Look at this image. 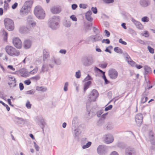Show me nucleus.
<instances>
[{"label":"nucleus","mask_w":155,"mask_h":155,"mask_svg":"<svg viewBox=\"0 0 155 155\" xmlns=\"http://www.w3.org/2000/svg\"><path fill=\"white\" fill-rule=\"evenodd\" d=\"M31 44L32 42L29 39H26L23 43V47L25 49H28L31 47Z\"/></svg>","instance_id":"a211bd4d"},{"label":"nucleus","mask_w":155,"mask_h":155,"mask_svg":"<svg viewBox=\"0 0 155 155\" xmlns=\"http://www.w3.org/2000/svg\"><path fill=\"white\" fill-rule=\"evenodd\" d=\"M144 33H143L142 34V35L143 36H144L145 37H148L149 36V35L148 34V31H144Z\"/></svg>","instance_id":"6e6d98bb"},{"label":"nucleus","mask_w":155,"mask_h":155,"mask_svg":"<svg viewBox=\"0 0 155 155\" xmlns=\"http://www.w3.org/2000/svg\"><path fill=\"white\" fill-rule=\"evenodd\" d=\"M91 84V82L90 81H88L85 83L84 87V92L89 87V86Z\"/></svg>","instance_id":"cd10ccee"},{"label":"nucleus","mask_w":155,"mask_h":155,"mask_svg":"<svg viewBox=\"0 0 155 155\" xmlns=\"http://www.w3.org/2000/svg\"><path fill=\"white\" fill-rule=\"evenodd\" d=\"M15 121L18 124L24 125L26 122V120L22 118L15 117Z\"/></svg>","instance_id":"6ab92c4d"},{"label":"nucleus","mask_w":155,"mask_h":155,"mask_svg":"<svg viewBox=\"0 0 155 155\" xmlns=\"http://www.w3.org/2000/svg\"><path fill=\"white\" fill-rule=\"evenodd\" d=\"M5 50L7 53L10 56L12 57L18 56L20 54V52L13 47L7 46L5 48Z\"/></svg>","instance_id":"f03ea898"},{"label":"nucleus","mask_w":155,"mask_h":155,"mask_svg":"<svg viewBox=\"0 0 155 155\" xmlns=\"http://www.w3.org/2000/svg\"><path fill=\"white\" fill-rule=\"evenodd\" d=\"M40 76L39 75H36L35 77H32L31 78V79L35 80H37L40 78Z\"/></svg>","instance_id":"603ef678"},{"label":"nucleus","mask_w":155,"mask_h":155,"mask_svg":"<svg viewBox=\"0 0 155 155\" xmlns=\"http://www.w3.org/2000/svg\"><path fill=\"white\" fill-rule=\"evenodd\" d=\"M38 70V68L37 67H36L32 71H30L29 73V74H36Z\"/></svg>","instance_id":"e433bc0d"},{"label":"nucleus","mask_w":155,"mask_h":155,"mask_svg":"<svg viewBox=\"0 0 155 155\" xmlns=\"http://www.w3.org/2000/svg\"><path fill=\"white\" fill-rule=\"evenodd\" d=\"M103 78L104 79L106 84H107L109 83V81L107 80L105 74L103 75Z\"/></svg>","instance_id":"0e129e2a"},{"label":"nucleus","mask_w":155,"mask_h":155,"mask_svg":"<svg viewBox=\"0 0 155 155\" xmlns=\"http://www.w3.org/2000/svg\"><path fill=\"white\" fill-rule=\"evenodd\" d=\"M36 90L38 91H41L42 92H45L46 91L47 89L46 87H44L42 86H37L36 87Z\"/></svg>","instance_id":"c756f323"},{"label":"nucleus","mask_w":155,"mask_h":155,"mask_svg":"<svg viewBox=\"0 0 155 155\" xmlns=\"http://www.w3.org/2000/svg\"><path fill=\"white\" fill-rule=\"evenodd\" d=\"M92 26V24H86L84 25V30L87 32L88 31L91 30V28Z\"/></svg>","instance_id":"bb28decb"},{"label":"nucleus","mask_w":155,"mask_h":155,"mask_svg":"<svg viewBox=\"0 0 155 155\" xmlns=\"http://www.w3.org/2000/svg\"><path fill=\"white\" fill-rule=\"evenodd\" d=\"M28 8L26 7L23 5L20 10V13L22 15H26L29 11Z\"/></svg>","instance_id":"5701e85b"},{"label":"nucleus","mask_w":155,"mask_h":155,"mask_svg":"<svg viewBox=\"0 0 155 155\" xmlns=\"http://www.w3.org/2000/svg\"><path fill=\"white\" fill-rule=\"evenodd\" d=\"M74 131V134L76 137L78 136L81 132V130L78 128L75 129Z\"/></svg>","instance_id":"2f4dec72"},{"label":"nucleus","mask_w":155,"mask_h":155,"mask_svg":"<svg viewBox=\"0 0 155 155\" xmlns=\"http://www.w3.org/2000/svg\"><path fill=\"white\" fill-rule=\"evenodd\" d=\"M51 12L54 14H57L60 13L61 11V9L57 7H54L51 9Z\"/></svg>","instance_id":"a878e982"},{"label":"nucleus","mask_w":155,"mask_h":155,"mask_svg":"<svg viewBox=\"0 0 155 155\" xmlns=\"http://www.w3.org/2000/svg\"><path fill=\"white\" fill-rule=\"evenodd\" d=\"M12 42L14 46L17 48L20 49L22 46V43L20 39L17 37H15L12 39Z\"/></svg>","instance_id":"9d476101"},{"label":"nucleus","mask_w":155,"mask_h":155,"mask_svg":"<svg viewBox=\"0 0 155 155\" xmlns=\"http://www.w3.org/2000/svg\"><path fill=\"white\" fill-rule=\"evenodd\" d=\"M34 13L36 16L39 19H43L45 17V12L40 6L35 7Z\"/></svg>","instance_id":"7ed1b4c3"},{"label":"nucleus","mask_w":155,"mask_h":155,"mask_svg":"<svg viewBox=\"0 0 155 155\" xmlns=\"http://www.w3.org/2000/svg\"><path fill=\"white\" fill-rule=\"evenodd\" d=\"M59 52L62 54H65L66 53V50L65 49H61L59 51Z\"/></svg>","instance_id":"774afa93"},{"label":"nucleus","mask_w":155,"mask_h":155,"mask_svg":"<svg viewBox=\"0 0 155 155\" xmlns=\"http://www.w3.org/2000/svg\"><path fill=\"white\" fill-rule=\"evenodd\" d=\"M113 106L111 105H110L108 106V107H105V111H107L108 110H110L112 108Z\"/></svg>","instance_id":"bf43d9fd"},{"label":"nucleus","mask_w":155,"mask_h":155,"mask_svg":"<svg viewBox=\"0 0 155 155\" xmlns=\"http://www.w3.org/2000/svg\"><path fill=\"white\" fill-rule=\"evenodd\" d=\"M48 69V65L43 64L41 69L40 73H44L46 71H47Z\"/></svg>","instance_id":"c85d7f7f"},{"label":"nucleus","mask_w":155,"mask_h":155,"mask_svg":"<svg viewBox=\"0 0 155 155\" xmlns=\"http://www.w3.org/2000/svg\"><path fill=\"white\" fill-rule=\"evenodd\" d=\"M79 7L81 8L85 9L87 7V5L84 4H81L79 5Z\"/></svg>","instance_id":"de8ad7c7"},{"label":"nucleus","mask_w":155,"mask_h":155,"mask_svg":"<svg viewBox=\"0 0 155 155\" xmlns=\"http://www.w3.org/2000/svg\"><path fill=\"white\" fill-rule=\"evenodd\" d=\"M131 20L132 22L136 26L137 28L138 29L140 30L143 29V26L140 22L132 18H131Z\"/></svg>","instance_id":"4468645a"},{"label":"nucleus","mask_w":155,"mask_h":155,"mask_svg":"<svg viewBox=\"0 0 155 155\" xmlns=\"http://www.w3.org/2000/svg\"><path fill=\"white\" fill-rule=\"evenodd\" d=\"M103 2L106 4L112 3L114 2V0H102Z\"/></svg>","instance_id":"a18cd8bd"},{"label":"nucleus","mask_w":155,"mask_h":155,"mask_svg":"<svg viewBox=\"0 0 155 155\" xmlns=\"http://www.w3.org/2000/svg\"><path fill=\"white\" fill-rule=\"evenodd\" d=\"M125 54L126 55V56L125 57V60L126 61H127L128 63L130 64L131 66L133 67L135 66L136 64V63L133 61L129 56L127 53H126Z\"/></svg>","instance_id":"2eb2a0df"},{"label":"nucleus","mask_w":155,"mask_h":155,"mask_svg":"<svg viewBox=\"0 0 155 155\" xmlns=\"http://www.w3.org/2000/svg\"><path fill=\"white\" fill-rule=\"evenodd\" d=\"M140 5L143 7H146L150 4V0H140L139 2Z\"/></svg>","instance_id":"f3484780"},{"label":"nucleus","mask_w":155,"mask_h":155,"mask_svg":"<svg viewBox=\"0 0 155 155\" xmlns=\"http://www.w3.org/2000/svg\"><path fill=\"white\" fill-rule=\"evenodd\" d=\"M24 83L27 85H29L31 83V81L30 80H28L24 81Z\"/></svg>","instance_id":"69168bd1"},{"label":"nucleus","mask_w":155,"mask_h":155,"mask_svg":"<svg viewBox=\"0 0 155 155\" xmlns=\"http://www.w3.org/2000/svg\"><path fill=\"white\" fill-rule=\"evenodd\" d=\"M147 48L149 50V51L151 53L153 54L154 53V50L153 48H152L149 46H148Z\"/></svg>","instance_id":"8fccbe9b"},{"label":"nucleus","mask_w":155,"mask_h":155,"mask_svg":"<svg viewBox=\"0 0 155 155\" xmlns=\"http://www.w3.org/2000/svg\"><path fill=\"white\" fill-rule=\"evenodd\" d=\"M68 82H66L64 85V90L65 91H66L68 90Z\"/></svg>","instance_id":"49530a36"},{"label":"nucleus","mask_w":155,"mask_h":155,"mask_svg":"<svg viewBox=\"0 0 155 155\" xmlns=\"http://www.w3.org/2000/svg\"><path fill=\"white\" fill-rule=\"evenodd\" d=\"M61 63V60L59 58H56L54 56H52L49 60V66L52 68L54 66V64L57 65H60Z\"/></svg>","instance_id":"6e6552de"},{"label":"nucleus","mask_w":155,"mask_h":155,"mask_svg":"<svg viewBox=\"0 0 155 155\" xmlns=\"http://www.w3.org/2000/svg\"><path fill=\"white\" fill-rule=\"evenodd\" d=\"M91 10L94 13L96 14L97 13V9L96 7L94 8V7H92L91 8Z\"/></svg>","instance_id":"3c124183"},{"label":"nucleus","mask_w":155,"mask_h":155,"mask_svg":"<svg viewBox=\"0 0 155 155\" xmlns=\"http://www.w3.org/2000/svg\"><path fill=\"white\" fill-rule=\"evenodd\" d=\"M126 155H136L134 150L131 148H129L127 149Z\"/></svg>","instance_id":"4be33fe9"},{"label":"nucleus","mask_w":155,"mask_h":155,"mask_svg":"<svg viewBox=\"0 0 155 155\" xmlns=\"http://www.w3.org/2000/svg\"><path fill=\"white\" fill-rule=\"evenodd\" d=\"M81 61L84 66L88 67L94 63L95 59L92 56L85 57L82 59Z\"/></svg>","instance_id":"20e7f679"},{"label":"nucleus","mask_w":155,"mask_h":155,"mask_svg":"<svg viewBox=\"0 0 155 155\" xmlns=\"http://www.w3.org/2000/svg\"><path fill=\"white\" fill-rule=\"evenodd\" d=\"M34 144L36 150L37 151H39V147L36 144L35 142H34Z\"/></svg>","instance_id":"052dcab7"},{"label":"nucleus","mask_w":155,"mask_h":155,"mask_svg":"<svg viewBox=\"0 0 155 155\" xmlns=\"http://www.w3.org/2000/svg\"><path fill=\"white\" fill-rule=\"evenodd\" d=\"M97 153L100 155H104L107 153V148L104 145H100L97 148Z\"/></svg>","instance_id":"0eeeda50"},{"label":"nucleus","mask_w":155,"mask_h":155,"mask_svg":"<svg viewBox=\"0 0 155 155\" xmlns=\"http://www.w3.org/2000/svg\"><path fill=\"white\" fill-rule=\"evenodd\" d=\"M31 104H30V101L27 100L26 104V106L28 109H30L31 107Z\"/></svg>","instance_id":"ea45409f"},{"label":"nucleus","mask_w":155,"mask_h":155,"mask_svg":"<svg viewBox=\"0 0 155 155\" xmlns=\"http://www.w3.org/2000/svg\"><path fill=\"white\" fill-rule=\"evenodd\" d=\"M15 79L13 77H9L8 84L10 87H14L16 85Z\"/></svg>","instance_id":"ddd939ff"},{"label":"nucleus","mask_w":155,"mask_h":155,"mask_svg":"<svg viewBox=\"0 0 155 155\" xmlns=\"http://www.w3.org/2000/svg\"><path fill=\"white\" fill-rule=\"evenodd\" d=\"M35 93V91L33 89H32L31 90L27 91L26 92V94H34Z\"/></svg>","instance_id":"79ce46f5"},{"label":"nucleus","mask_w":155,"mask_h":155,"mask_svg":"<svg viewBox=\"0 0 155 155\" xmlns=\"http://www.w3.org/2000/svg\"><path fill=\"white\" fill-rule=\"evenodd\" d=\"M103 113V110H101L100 111H98L97 113V116L98 117H100L101 115Z\"/></svg>","instance_id":"4d7b16f0"},{"label":"nucleus","mask_w":155,"mask_h":155,"mask_svg":"<svg viewBox=\"0 0 155 155\" xmlns=\"http://www.w3.org/2000/svg\"><path fill=\"white\" fill-rule=\"evenodd\" d=\"M3 34L4 35V39L5 40H6L7 38L8 33L5 31H3Z\"/></svg>","instance_id":"864d4df0"},{"label":"nucleus","mask_w":155,"mask_h":155,"mask_svg":"<svg viewBox=\"0 0 155 155\" xmlns=\"http://www.w3.org/2000/svg\"><path fill=\"white\" fill-rule=\"evenodd\" d=\"M119 43H121L124 45H127V43L125 41H123V40L122 38H120L119 39Z\"/></svg>","instance_id":"338daca9"},{"label":"nucleus","mask_w":155,"mask_h":155,"mask_svg":"<svg viewBox=\"0 0 155 155\" xmlns=\"http://www.w3.org/2000/svg\"><path fill=\"white\" fill-rule=\"evenodd\" d=\"M93 31L96 34H100L99 30L97 28L95 27L93 28Z\"/></svg>","instance_id":"13d9d810"},{"label":"nucleus","mask_w":155,"mask_h":155,"mask_svg":"<svg viewBox=\"0 0 155 155\" xmlns=\"http://www.w3.org/2000/svg\"><path fill=\"white\" fill-rule=\"evenodd\" d=\"M0 103L2 104L5 107L8 111L10 109V107L7 104L4 103L1 101H0Z\"/></svg>","instance_id":"a19ab883"},{"label":"nucleus","mask_w":155,"mask_h":155,"mask_svg":"<svg viewBox=\"0 0 155 155\" xmlns=\"http://www.w3.org/2000/svg\"><path fill=\"white\" fill-rule=\"evenodd\" d=\"M32 2L31 1H26L25 3L23 5L26 7L28 8L29 7H30V6L32 5Z\"/></svg>","instance_id":"7c9ffc66"},{"label":"nucleus","mask_w":155,"mask_h":155,"mask_svg":"<svg viewBox=\"0 0 155 155\" xmlns=\"http://www.w3.org/2000/svg\"><path fill=\"white\" fill-rule=\"evenodd\" d=\"M50 56L49 52L48 50L44 49L43 50V60L45 61V59L48 58Z\"/></svg>","instance_id":"393cba45"},{"label":"nucleus","mask_w":155,"mask_h":155,"mask_svg":"<svg viewBox=\"0 0 155 155\" xmlns=\"http://www.w3.org/2000/svg\"><path fill=\"white\" fill-rule=\"evenodd\" d=\"M101 42L102 43L109 44L110 43V41L108 39H103L102 40Z\"/></svg>","instance_id":"09e8293b"},{"label":"nucleus","mask_w":155,"mask_h":155,"mask_svg":"<svg viewBox=\"0 0 155 155\" xmlns=\"http://www.w3.org/2000/svg\"><path fill=\"white\" fill-rule=\"evenodd\" d=\"M70 18L74 21H77V18L74 15H72L70 16Z\"/></svg>","instance_id":"e2e57ef3"},{"label":"nucleus","mask_w":155,"mask_h":155,"mask_svg":"<svg viewBox=\"0 0 155 155\" xmlns=\"http://www.w3.org/2000/svg\"><path fill=\"white\" fill-rule=\"evenodd\" d=\"M4 23L5 28L9 31H12L14 28V22L12 20L6 18L4 19Z\"/></svg>","instance_id":"39448f33"},{"label":"nucleus","mask_w":155,"mask_h":155,"mask_svg":"<svg viewBox=\"0 0 155 155\" xmlns=\"http://www.w3.org/2000/svg\"><path fill=\"white\" fill-rule=\"evenodd\" d=\"M75 76L77 78H80L81 76V73L80 70H78V71L76 72Z\"/></svg>","instance_id":"58836bf2"},{"label":"nucleus","mask_w":155,"mask_h":155,"mask_svg":"<svg viewBox=\"0 0 155 155\" xmlns=\"http://www.w3.org/2000/svg\"><path fill=\"white\" fill-rule=\"evenodd\" d=\"M91 142H88L85 145L82 146V148L83 149H86L89 147L91 145Z\"/></svg>","instance_id":"c9c22d12"},{"label":"nucleus","mask_w":155,"mask_h":155,"mask_svg":"<svg viewBox=\"0 0 155 155\" xmlns=\"http://www.w3.org/2000/svg\"><path fill=\"white\" fill-rule=\"evenodd\" d=\"M92 14L91 11L89 10L86 13L85 15L86 19L90 22L92 21L93 19L91 17Z\"/></svg>","instance_id":"412c9836"},{"label":"nucleus","mask_w":155,"mask_h":155,"mask_svg":"<svg viewBox=\"0 0 155 155\" xmlns=\"http://www.w3.org/2000/svg\"><path fill=\"white\" fill-rule=\"evenodd\" d=\"M114 51L118 53L121 54L122 53V51L121 49L118 47H115L114 48Z\"/></svg>","instance_id":"f704fd0d"},{"label":"nucleus","mask_w":155,"mask_h":155,"mask_svg":"<svg viewBox=\"0 0 155 155\" xmlns=\"http://www.w3.org/2000/svg\"><path fill=\"white\" fill-rule=\"evenodd\" d=\"M148 98L147 97L144 96V95L143 94L142 95V97L141 98V103L142 104H144L145 103L147 100Z\"/></svg>","instance_id":"473e14b6"},{"label":"nucleus","mask_w":155,"mask_h":155,"mask_svg":"<svg viewBox=\"0 0 155 155\" xmlns=\"http://www.w3.org/2000/svg\"><path fill=\"white\" fill-rule=\"evenodd\" d=\"M59 17L54 16L49 19L48 23V25L49 27L52 29L55 30L59 27Z\"/></svg>","instance_id":"f257e3e1"},{"label":"nucleus","mask_w":155,"mask_h":155,"mask_svg":"<svg viewBox=\"0 0 155 155\" xmlns=\"http://www.w3.org/2000/svg\"><path fill=\"white\" fill-rule=\"evenodd\" d=\"M149 138L150 139H154V133L152 131H150L149 133Z\"/></svg>","instance_id":"c03bdc74"},{"label":"nucleus","mask_w":155,"mask_h":155,"mask_svg":"<svg viewBox=\"0 0 155 155\" xmlns=\"http://www.w3.org/2000/svg\"><path fill=\"white\" fill-rule=\"evenodd\" d=\"M64 25L66 27H69L71 25V23L69 21H66L64 22Z\"/></svg>","instance_id":"37998d69"},{"label":"nucleus","mask_w":155,"mask_h":155,"mask_svg":"<svg viewBox=\"0 0 155 155\" xmlns=\"http://www.w3.org/2000/svg\"><path fill=\"white\" fill-rule=\"evenodd\" d=\"M30 30L29 28H28L27 27L24 26L21 27L19 29L20 32L22 33H27Z\"/></svg>","instance_id":"b1692460"},{"label":"nucleus","mask_w":155,"mask_h":155,"mask_svg":"<svg viewBox=\"0 0 155 155\" xmlns=\"http://www.w3.org/2000/svg\"><path fill=\"white\" fill-rule=\"evenodd\" d=\"M107 63H105L103 64H100L99 66L101 68H105L107 66Z\"/></svg>","instance_id":"5fc2aeb1"},{"label":"nucleus","mask_w":155,"mask_h":155,"mask_svg":"<svg viewBox=\"0 0 155 155\" xmlns=\"http://www.w3.org/2000/svg\"><path fill=\"white\" fill-rule=\"evenodd\" d=\"M142 114L141 113L137 114L135 116V122L138 125H140L142 122Z\"/></svg>","instance_id":"f8f14e48"},{"label":"nucleus","mask_w":155,"mask_h":155,"mask_svg":"<svg viewBox=\"0 0 155 155\" xmlns=\"http://www.w3.org/2000/svg\"><path fill=\"white\" fill-rule=\"evenodd\" d=\"M92 78L88 74L87 77L84 79V81H85L91 80Z\"/></svg>","instance_id":"680f3d73"},{"label":"nucleus","mask_w":155,"mask_h":155,"mask_svg":"<svg viewBox=\"0 0 155 155\" xmlns=\"http://www.w3.org/2000/svg\"><path fill=\"white\" fill-rule=\"evenodd\" d=\"M89 38L90 40L94 43L101 41L103 37L102 35L100 34H96L95 35L91 36Z\"/></svg>","instance_id":"1a4fd4ad"},{"label":"nucleus","mask_w":155,"mask_h":155,"mask_svg":"<svg viewBox=\"0 0 155 155\" xmlns=\"http://www.w3.org/2000/svg\"><path fill=\"white\" fill-rule=\"evenodd\" d=\"M144 68L146 74L150 72L151 71V68L147 66H145L144 67Z\"/></svg>","instance_id":"72a5a7b5"},{"label":"nucleus","mask_w":155,"mask_h":155,"mask_svg":"<svg viewBox=\"0 0 155 155\" xmlns=\"http://www.w3.org/2000/svg\"><path fill=\"white\" fill-rule=\"evenodd\" d=\"M108 75L111 79H115L117 77L118 73L115 69H111L109 70Z\"/></svg>","instance_id":"9b49d317"},{"label":"nucleus","mask_w":155,"mask_h":155,"mask_svg":"<svg viewBox=\"0 0 155 155\" xmlns=\"http://www.w3.org/2000/svg\"><path fill=\"white\" fill-rule=\"evenodd\" d=\"M149 20V18L147 16H144L142 18L141 21L143 22H148Z\"/></svg>","instance_id":"4c0bfd02"},{"label":"nucleus","mask_w":155,"mask_h":155,"mask_svg":"<svg viewBox=\"0 0 155 155\" xmlns=\"http://www.w3.org/2000/svg\"><path fill=\"white\" fill-rule=\"evenodd\" d=\"M19 72L21 74V75L22 77H27L29 76V73L27 70L24 68H22L19 71Z\"/></svg>","instance_id":"aec40b11"},{"label":"nucleus","mask_w":155,"mask_h":155,"mask_svg":"<svg viewBox=\"0 0 155 155\" xmlns=\"http://www.w3.org/2000/svg\"><path fill=\"white\" fill-rule=\"evenodd\" d=\"M114 140L113 137L110 134H107L106 135L105 138V142L107 144L112 143Z\"/></svg>","instance_id":"dca6fc26"},{"label":"nucleus","mask_w":155,"mask_h":155,"mask_svg":"<svg viewBox=\"0 0 155 155\" xmlns=\"http://www.w3.org/2000/svg\"><path fill=\"white\" fill-rule=\"evenodd\" d=\"M98 96V93L97 91L95 89L93 90L88 95V101L90 102L95 101Z\"/></svg>","instance_id":"423d86ee"}]
</instances>
